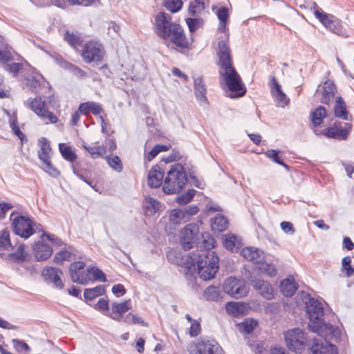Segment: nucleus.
I'll return each instance as SVG.
<instances>
[{"mask_svg":"<svg viewBox=\"0 0 354 354\" xmlns=\"http://www.w3.org/2000/svg\"><path fill=\"white\" fill-rule=\"evenodd\" d=\"M14 59L12 48L0 35V64H6Z\"/></svg>","mask_w":354,"mask_h":354,"instance_id":"obj_26","label":"nucleus"},{"mask_svg":"<svg viewBox=\"0 0 354 354\" xmlns=\"http://www.w3.org/2000/svg\"><path fill=\"white\" fill-rule=\"evenodd\" d=\"M26 84L30 90L34 92H37L40 88V82L35 77L27 78Z\"/></svg>","mask_w":354,"mask_h":354,"instance_id":"obj_63","label":"nucleus"},{"mask_svg":"<svg viewBox=\"0 0 354 354\" xmlns=\"http://www.w3.org/2000/svg\"><path fill=\"white\" fill-rule=\"evenodd\" d=\"M155 31L158 37L178 48H188L189 42L180 24H156Z\"/></svg>","mask_w":354,"mask_h":354,"instance_id":"obj_4","label":"nucleus"},{"mask_svg":"<svg viewBox=\"0 0 354 354\" xmlns=\"http://www.w3.org/2000/svg\"><path fill=\"white\" fill-rule=\"evenodd\" d=\"M33 252L37 261H45L52 255L53 248L49 245L38 241L33 246Z\"/></svg>","mask_w":354,"mask_h":354,"instance_id":"obj_21","label":"nucleus"},{"mask_svg":"<svg viewBox=\"0 0 354 354\" xmlns=\"http://www.w3.org/2000/svg\"><path fill=\"white\" fill-rule=\"evenodd\" d=\"M163 5L167 10L174 13L181 9L183 1L181 0H165Z\"/></svg>","mask_w":354,"mask_h":354,"instance_id":"obj_52","label":"nucleus"},{"mask_svg":"<svg viewBox=\"0 0 354 354\" xmlns=\"http://www.w3.org/2000/svg\"><path fill=\"white\" fill-rule=\"evenodd\" d=\"M261 263L259 270L261 272L270 277H272L276 274V269L273 265L262 262Z\"/></svg>","mask_w":354,"mask_h":354,"instance_id":"obj_62","label":"nucleus"},{"mask_svg":"<svg viewBox=\"0 0 354 354\" xmlns=\"http://www.w3.org/2000/svg\"><path fill=\"white\" fill-rule=\"evenodd\" d=\"M280 153H281V151H279V150L268 149L265 153V155L267 158L270 159L274 162L279 164V165L283 166V167L286 168L287 169H288V168H289L288 166L282 160H281V158L279 156Z\"/></svg>","mask_w":354,"mask_h":354,"instance_id":"obj_45","label":"nucleus"},{"mask_svg":"<svg viewBox=\"0 0 354 354\" xmlns=\"http://www.w3.org/2000/svg\"><path fill=\"white\" fill-rule=\"evenodd\" d=\"M196 194V190L194 189H189L185 194L178 196L176 201L180 205H186L189 203Z\"/></svg>","mask_w":354,"mask_h":354,"instance_id":"obj_54","label":"nucleus"},{"mask_svg":"<svg viewBox=\"0 0 354 354\" xmlns=\"http://www.w3.org/2000/svg\"><path fill=\"white\" fill-rule=\"evenodd\" d=\"M5 71L12 74L14 77H17L19 72L22 70L23 64L21 63L13 62L2 64Z\"/></svg>","mask_w":354,"mask_h":354,"instance_id":"obj_50","label":"nucleus"},{"mask_svg":"<svg viewBox=\"0 0 354 354\" xmlns=\"http://www.w3.org/2000/svg\"><path fill=\"white\" fill-rule=\"evenodd\" d=\"M64 69L68 71L74 76L78 78H82L86 76V73L83 70L69 62L64 64Z\"/></svg>","mask_w":354,"mask_h":354,"instance_id":"obj_51","label":"nucleus"},{"mask_svg":"<svg viewBox=\"0 0 354 354\" xmlns=\"http://www.w3.org/2000/svg\"><path fill=\"white\" fill-rule=\"evenodd\" d=\"M240 244V241L234 234L225 235L223 239V245L229 250L234 251V250L239 249Z\"/></svg>","mask_w":354,"mask_h":354,"instance_id":"obj_38","label":"nucleus"},{"mask_svg":"<svg viewBox=\"0 0 354 354\" xmlns=\"http://www.w3.org/2000/svg\"><path fill=\"white\" fill-rule=\"evenodd\" d=\"M105 293V286L99 285L93 288H86L84 292V297L86 301H91L94 298L103 295Z\"/></svg>","mask_w":354,"mask_h":354,"instance_id":"obj_35","label":"nucleus"},{"mask_svg":"<svg viewBox=\"0 0 354 354\" xmlns=\"http://www.w3.org/2000/svg\"><path fill=\"white\" fill-rule=\"evenodd\" d=\"M322 91V102L328 104L330 100L334 99L335 86L333 81L326 80L324 85L320 88Z\"/></svg>","mask_w":354,"mask_h":354,"instance_id":"obj_25","label":"nucleus"},{"mask_svg":"<svg viewBox=\"0 0 354 354\" xmlns=\"http://www.w3.org/2000/svg\"><path fill=\"white\" fill-rule=\"evenodd\" d=\"M337 329L335 328V332L328 337L319 336L320 339L313 337L311 342V353L313 354H338L335 345L329 343V340L335 337L337 334Z\"/></svg>","mask_w":354,"mask_h":354,"instance_id":"obj_11","label":"nucleus"},{"mask_svg":"<svg viewBox=\"0 0 354 354\" xmlns=\"http://www.w3.org/2000/svg\"><path fill=\"white\" fill-rule=\"evenodd\" d=\"M214 239L209 233H201L196 244L197 248L196 253H201V250H212L214 248Z\"/></svg>","mask_w":354,"mask_h":354,"instance_id":"obj_24","label":"nucleus"},{"mask_svg":"<svg viewBox=\"0 0 354 354\" xmlns=\"http://www.w3.org/2000/svg\"><path fill=\"white\" fill-rule=\"evenodd\" d=\"M78 111L81 114L84 115H87L91 113L95 115H97L103 112L104 110L100 103L94 101H88L80 103L78 107Z\"/></svg>","mask_w":354,"mask_h":354,"instance_id":"obj_23","label":"nucleus"},{"mask_svg":"<svg viewBox=\"0 0 354 354\" xmlns=\"http://www.w3.org/2000/svg\"><path fill=\"white\" fill-rule=\"evenodd\" d=\"M39 146L40 147L38 151V158L40 160H46L50 159V152L52 149L49 141L46 138H41L39 140Z\"/></svg>","mask_w":354,"mask_h":354,"instance_id":"obj_31","label":"nucleus"},{"mask_svg":"<svg viewBox=\"0 0 354 354\" xmlns=\"http://www.w3.org/2000/svg\"><path fill=\"white\" fill-rule=\"evenodd\" d=\"M26 255L24 245L21 244L15 252L8 254V258L14 262L20 263L26 261Z\"/></svg>","mask_w":354,"mask_h":354,"instance_id":"obj_43","label":"nucleus"},{"mask_svg":"<svg viewBox=\"0 0 354 354\" xmlns=\"http://www.w3.org/2000/svg\"><path fill=\"white\" fill-rule=\"evenodd\" d=\"M29 106L30 109L42 120L48 119L51 124L57 122V117L48 111L46 101L41 96L32 100Z\"/></svg>","mask_w":354,"mask_h":354,"instance_id":"obj_13","label":"nucleus"},{"mask_svg":"<svg viewBox=\"0 0 354 354\" xmlns=\"http://www.w3.org/2000/svg\"><path fill=\"white\" fill-rule=\"evenodd\" d=\"M327 115L326 110L323 106H318L313 112L311 113V123L314 126V129H319L324 126H320L323 122L324 118Z\"/></svg>","mask_w":354,"mask_h":354,"instance_id":"obj_28","label":"nucleus"},{"mask_svg":"<svg viewBox=\"0 0 354 354\" xmlns=\"http://www.w3.org/2000/svg\"><path fill=\"white\" fill-rule=\"evenodd\" d=\"M205 8V0H194L192 1L189 7V14L190 15H196L203 11Z\"/></svg>","mask_w":354,"mask_h":354,"instance_id":"obj_47","label":"nucleus"},{"mask_svg":"<svg viewBox=\"0 0 354 354\" xmlns=\"http://www.w3.org/2000/svg\"><path fill=\"white\" fill-rule=\"evenodd\" d=\"M207 88L201 77L194 80V93L198 101L207 102L206 97Z\"/></svg>","mask_w":354,"mask_h":354,"instance_id":"obj_30","label":"nucleus"},{"mask_svg":"<svg viewBox=\"0 0 354 354\" xmlns=\"http://www.w3.org/2000/svg\"><path fill=\"white\" fill-rule=\"evenodd\" d=\"M334 113L336 117L344 120H348L346 106L341 97H337L334 105Z\"/></svg>","mask_w":354,"mask_h":354,"instance_id":"obj_33","label":"nucleus"},{"mask_svg":"<svg viewBox=\"0 0 354 354\" xmlns=\"http://www.w3.org/2000/svg\"><path fill=\"white\" fill-rule=\"evenodd\" d=\"M63 272L61 269L54 267H47L42 271V276L46 281L52 282L56 288L62 289L64 288V283L61 277Z\"/></svg>","mask_w":354,"mask_h":354,"instance_id":"obj_17","label":"nucleus"},{"mask_svg":"<svg viewBox=\"0 0 354 354\" xmlns=\"http://www.w3.org/2000/svg\"><path fill=\"white\" fill-rule=\"evenodd\" d=\"M91 270V280L105 282L106 281L104 273L97 268L88 267Z\"/></svg>","mask_w":354,"mask_h":354,"instance_id":"obj_58","label":"nucleus"},{"mask_svg":"<svg viewBox=\"0 0 354 354\" xmlns=\"http://www.w3.org/2000/svg\"><path fill=\"white\" fill-rule=\"evenodd\" d=\"M59 149L64 160L72 162L76 160L77 158V155L70 146H66L63 143H59Z\"/></svg>","mask_w":354,"mask_h":354,"instance_id":"obj_40","label":"nucleus"},{"mask_svg":"<svg viewBox=\"0 0 354 354\" xmlns=\"http://www.w3.org/2000/svg\"><path fill=\"white\" fill-rule=\"evenodd\" d=\"M185 212L182 208L173 209L169 214V221L175 225L187 222Z\"/></svg>","mask_w":354,"mask_h":354,"instance_id":"obj_42","label":"nucleus"},{"mask_svg":"<svg viewBox=\"0 0 354 354\" xmlns=\"http://www.w3.org/2000/svg\"><path fill=\"white\" fill-rule=\"evenodd\" d=\"M257 326V322L253 319H245L239 324V329L247 334L251 333Z\"/></svg>","mask_w":354,"mask_h":354,"instance_id":"obj_49","label":"nucleus"},{"mask_svg":"<svg viewBox=\"0 0 354 354\" xmlns=\"http://www.w3.org/2000/svg\"><path fill=\"white\" fill-rule=\"evenodd\" d=\"M228 225V221L227 218L220 214L215 216L211 221V227L214 232H223L225 231Z\"/></svg>","mask_w":354,"mask_h":354,"instance_id":"obj_34","label":"nucleus"},{"mask_svg":"<svg viewBox=\"0 0 354 354\" xmlns=\"http://www.w3.org/2000/svg\"><path fill=\"white\" fill-rule=\"evenodd\" d=\"M189 354H223L218 343L210 338L201 337L196 342H192L187 346Z\"/></svg>","mask_w":354,"mask_h":354,"instance_id":"obj_7","label":"nucleus"},{"mask_svg":"<svg viewBox=\"0 0 354 354\" xmlns=\"http://www.w3.org/2000/svg\"><path fill=\"white\" fill-rule=\"evenodd\" d=\"M244 305L240 302H228L226 304V310L234 316H238L243 312Z\"/></svg>","mask_w":354,"mask_h":354,"instance_id":"obj_46","label":"nucleus"},{"mask_svg":"<svg viewBox=\"0 0 354 354\" xmlns=\"http://www.w3.org/2000/svg\"><path fill=\"white\" fill-rule=\"evenodd\" d=\"M10 127L12 129L14 133L21 140V142L26 139L25 135L20 130L18 124H17V117L15 113H14L10 118L9 120Z\"/></svg>","mask_w":354,"mask_h":354,"instance_id":"obj_48","label":"nucleus"},{"mask_svg":"<svg viewBox=\"0 0 354 354\" xmlns=\"http://www.w3.org/2000/svg\"><path fill=\"white\" fill-rule=\"evenodd\" d=\"M269 86L270 88V92L272 95L275 98V100L279 103L281 104V106H284L289 103V98L287 97L286 93L283 92V91L281 90V85L276 80L274 76L270 77Z\"/></svg>","mask_w":354,"mask_h":354,"instance_id":"obj_18","label":"nucleus"},{"mask_svg":"<svg viewBox=\"0 0 354 354\" xmlns=\"http://www.w3.org/2000/svg\"><path fill=\"white\" fill-rule=\"evenodd\" d=\"M241 254L244 259L255 264H260L264 259L263 252L253 247L243 248Z\"/></svg>","mask_w":354,"mask_h":354,"instance_id":"obj_20","label":"nucleus"},{"mask_svg":"<svg viewBox=\"0 0 354 354\" xmlns=\"http://www.w3.org/2000/svg\"><path fill=\"white\" fill-rule=\"evenodd\" d=\"M351 129L350 123H342L335 121L332 126L326 127L324 126L319 129H314L313 131L317 136H323L328 138L335 140H346Z\"/></svg>","mask_w":354,"mask_h":354,"instance_id":"obj_8","label":"nucleus"},{"mask_svg":"<svg viewBox=\"0 0 354 354\" xmlns=\"http://www.w3.org/2000/svg\"><path fill=\"white\" fill-rule=\"evenodd\" d=\"M0 248L6 250L14 248L10 241V232L8 230L0 232Z\"/></svg>","mask_w":354,"mask_h":354,"instance_id":"obj_44","label":"nucleus"},{"mask_svg":"<svg viewBox=\"0 0 354 354\" xmlns=\"http://www.w3.org/2000/svg\"><path fill=\"white\" fill-rule=\"evenodd\" d=\"M223 291L236 299L241 298L248 293L244 282L235 277H229L225 280Z\"/></svg>","mask_w":354,"mask_h":354,"instance_id":"obj_14","label":"nucleus"},{"mask_svg":"<svg viewBox=\"0 0 354 354\" xmlns=\"http://www.w3.org/2000/svg\"><path fill=\"white\" fill-rule=\"evenodd\" d=\"M109 165L117 171L122 170V164L120 158L117 156L112 158H107Z\"/></svg>","mask_w":354,"mask_h":354,"instance_id":"obj_61","label":"nucleus"},{"mask_svg":"<svg viewBox=\"0 0 354 354\" xmlns=\"http://www.w3.org/2000/svg\"><path fill=\"white\" fill-rule=\"evenodd\" d=\"M205 297L209 301H218L220 298L218 288L215 286H209L205 291Z\"/></svg>","mask_w":354,"mask_h":354,"instance_id":"obj_55","label":"nucleus"},{"mask_svg":"<svg viewBox=\"0 0 354 354\" xmlns=\"http://www.w3.org/2000/svg\"><path fill=\"white\" fill-rule=\"evenodd\" d=\"M219 259L214 251L201 250V253L193 252L183 262L188 272L197 270L203 280L213 279L218 270Z\"/></svg>","mask_w":354,"mask_h":354,"instance_id":"obj_2","label":"nucleus"},{"mask_svg":"<svg viewBox=\"0 0 354 354\" xmlns=\"http://www.w3.org/2000/svg\"><path fill=\"white\" fill-rule=\"evenodd\" d=\"M42 162V169L53 178H56L59 175V171L50 162V159L46 160H41Z\"/></svg>","mask_w":354,"mask_h":354,"instance_id":"obj_53","label":"nucleus"},{"mask_svg":"<svg viewBox=\"0 0 354 354\" xmlns=\"http://www.w3.org/2000/svg\"><path fill=\"white\" fill-rule=\"evenodd\" d=\"M198 225L194 223L187 225L180 238V244L185 250H189L196 244L200 236Z\"/></svg>","mask_w":354,"mask_h":354,"instance_id":"obj_15","label":"nucleus"},{"mask_svg":"<svg viewBox=\"0 0 354 354\" xmlns=\"http://www.w3.org/2000/svg\"><path fill=\"white\" fill-rule=\"evenodd\" d=\"M104 55V48L102 44L91 40L87 41L83 46L81 56L85 63L100 62Z\"/></svg>","mask_w":354,"mask_h":354,"instance_id":"obj_10","label":"nucleus"},{"mask_svg":"<svg viewBox=\"0 0 354 354\" xmlns=\"http://www.w3.org/2000/svg\"><path fill=\"white\" fill-rule=\"evenodd\" d=\"M164 171L158 165L153 166L148 174V185L151 187L158 188L162 183Z\"/></svg>","mask_w":354,"mask_h":354,"instance_id":"obj_22","label":"nucleus"},{"mask_svg":"<svg viewBox=\"0 0 354 354\" xmlns=\"http://www.w3.org/2000/svg\"><path fill=\"white\" fill-rule=\"evenodd\" d=\"M187 182L185 168L180 164L171 166L165 179L163 189L167 194H175L183 189Z\"/></svg>","mask_w":354,"mask_h":354,"instance_id":"obj_5","label":"nucleus"},{"mask_svg":"<svg viewBox=\"0 0 354 354\" xmlns=\"http://www.w3.org/2000/svg\"><path fill=\"white\" fill-rule=\"evenodd\" d=\"M55 4L58 6H62V4L64 2H68L70 4H83L85 6L91 5L95 0H54Z\"/></svg>","mask_w":354,"mask_h":354,"instance_id":"obj_60","label":"nucleus"},{"mask_svg":"<svg viewBox=\"0 0 354 354\" xmlns=\"http://www.w3.org/2000/svg\"><path fill=\"white\" fill-rule=\"evenodd\" d=\"M71 253L66 250H61L60 252L55 254L53 259V261L57 264H62L64 261H69Z\"/></svg>","mask_w":354,"mask_h":354,"instance_id":"obj_59","label":"nucleus"},{"mask_svg":"<svg viewBox=\"0 0 354 354\" xmlns=\"http://www.w3.org/2000/svg\"><path fill=\"white\" fill-rule=\"evenodd\" d=\"M131 308L130 300H126L122 303L113 302L111 305V312L109 317L115 320L120 321L124 319V314Z\"/></svg>","mask_w":354,"mask_h":354,"instance_id":"obj_19","label":"nucleus"},{"mask_svg":"<svg viewBox=\"0 0 354 354\" xmlns=\"http://www.w3.org/2000/svg\"><path fill=\"white\" fill-rule=\"evenodd\" d=\"M69 272L71 280L74 283L82 285H86L91 280V270L89 268H86V265L82 261H75L69 266Z\"/></svg>","mask_w":354,"mask_h":354,"instance_id":"obj_12","label":"nucleus"},{"mask_svg":"<svg viewBox=\"0 0 354 354\" xmlns=\"http://www.w3.org/2000/svg\"><path fill=\"white\" fill-rule=\"evenodd\" d=\"M280 288L282 294L287 297H292L297 287L295 284L294 279L292 277L287 278L283 279L280 284Z\"/></svg>","mask_w":354,"mask_h":354,"instance_id":"obj_29","label":"nucleus"},{"mask_svg":"<svg viewBox=\"0 0 354 354\" xmlns=\"http://www.w3.org/2000/svg\"><path fill=\"white\" fill-rule=\"evenodd\" d=\"M143 207L146 210L147 214L152 215L159 209L160 203L157 200L147 196L145 199Z\"/></svg>","mask_w":354,"mask_h":354,"instance_id":"obj_37","label":"nucleus"},{"mask_svg":"<svg viewBox=\"0 0 354 354\" xmlns=\"http://www.w3.org/2000/svg\"><path fill=\"white\" fill-rule=\"evenodd\" d=\"M285 342L287 348L296 353H301L306 346L307 337L303 330L296 328L285 333Z\"/></svg>","mask_w":354,"mask_h":354,"instance_id":"obj_9","label":"nucleus"},{"mask_svg":"<svg viewBox=\"0 0 354 354\" xmlns=\"http://www.w3.org/2000/svg\"><path fill=\"white\" fill-rule=\"evenodd\" d=\"M227 39V37H225V39H221L218 42V50L217 51L218 61L217 64L221 69L224 70V71H220V74L223 77L229 90L232 92H236L234 95L231 97H239L245 95L246 88L241 81V77L232 66L231 50L226 44Z\"/></svg>","mask_w":354,"mask_h":354,"instance_id":"obj_1","label":"nucleus"},{"mask_svg":"<svg viewBox=\"0 0 354 354\" xmlns=\"http://www.w3.org/2000/svg\"><path fill=\"white\" fill-rule=\"evenodd\" d=\"M11 227L13 232L24 239L30 237L37 230H40L41 225L37 224L29 217L13 212L10 214Z\"/></svg>","mask_w":354,"mask_h":354,"instance_id":"obj_6","label":"nucleus"},{"mask_svg":"<svg viewBox=\"0 0 354 354\" xmlns=\"http://www.w3.org/2000/svg\"><path fill=\"white\" fill-rule=\"evenodd\" d=\"M351 259L349 257H345L342 259V269L346 271V276L351 277L354 274V268L351 266Z\"/></svg>","mask_w":354,"mask_h":354,"instance_id":"obj_64","label":"nucleus"},{"mask_svg":"<svg viewBox=\"0 0 354 354\" xmlns=\"http://www.w3.org/2000/svg\"><path fill=\"white\" fill-rule=\"evenodd\" d=\"M252 288L264 299L270 300L274 298V289L269 281L255 279L250 281Z\"/></svg>","mask_w":354,"mask_h":354,"instance_id":"obj_16","label":"nucleus"},{"mask_svg":"<svg viewBox=\"0 0 354 354\" xmlns=\"http://www.w3.org/2000/svg\"><path fill=\"white\" fill-rule=\"evenodd\" d=\"M82 147L90 153L91 158L94 159L102 156L106 152V147L103 145L87 146L83 145Z\"/></svg>","mask_w":354,"mask_h":354,"instance_id":"obj_41","label":"nucleus"},{"mask_svg":"<svg viewBox=\"0 0 354 354\" xmlns=\"http://www.w3.org/2000/svg\"><path fill=\"white\" fill-rule=\"evenodd\" d=\"M94 308L100 310L103 315L109 316L111 312L109 308V300L104 298H100L97 303L95 305Z\"/></svg>","mask_w":354,"mask_h":354,"instance_id":"obj_57","label":"nucleus"},{"mask_svg":"<svg viewBox=\"0 0 354 354\" xmlns=\"http://www.w3.org/2000/svg\"><path fill=\"white\" fill-rule=\"evenodd\" d=\"M321 30L324 29L330 31V32L343 37L348 36V30L342 24H321Z\"/></svg>","mask_w":354,"mask_h":354,"instance_id":"obj_32","label":"nucleus"},{"mask_svg":"<svg viewBox=\"0 0 354 354\" xmlns=\"http://www.w3.org/2000/svg\"><path fill=\"white\" fill-rule=\"evenodd\" d=\"M326 305L323 299L311 296V332L318 336L328 337L335 332V328L322 319Z\"/></svg>","mask_w":354,"mask_h":354,"instance_id":"obj_3","label":"nucleus"},{"mask_svg":"<svg viewBox=\"0 0 354 354\" xmlns=\"http://www.w3.org/2000/svg\"><path fill=\"white\" fill-rule=\"evenodd\" d=\"M314 14L319 22H334L335 17L332 15H328L318 7L315 2L313 3Z\"/></svg>","mask_w":354,"mask_h":354,"instance_id":"obj_39","label":"nucleus"},{"mask_svg":"<svg viewBox=\"0 0 354 354\" xmlns=\"http://www.w3.org/2000/svg\"><path fill=\"white\" fill-rule=\"evenodd\" d=\"M123 321L129 324H140L142 326L147 327L148 324L145 322L140 317L137 315H133L131 313L128 314L123 319Z\"/></svg>","mask_w":354,"mask_h":354,"instance_id":"obj_56","label":"nucleus"},{"mask_svg":"<svg viewBox=\"0 0 354 354\" xmlns=\"http://www.w3.org/2000/svg\"><path fill=\"white\" fill-rule=\"evenodd\" d=\"M296 304L298 306H304L306 315L310 319V294L300 291L296 297Z\"/></svg>","mask_w":354,"mask_h":354,"instance_id":"obj_36","label":"nucleus"},{"mask_svg":"<svg viewBox=\"0 0 354 354\" xmlns=\"http://www.w3.org/2000/svg\"><path fill=\"white\" fill-rule=\"evenodd\" d=\"M64 39L74 49H77V47L83 43L82 35L77 31L66 30L64 35Z\"/></svg>","mask_w":354,"mask_h":354,"instance_id":"obj_27","label":"nucleus"}]
</instances>
